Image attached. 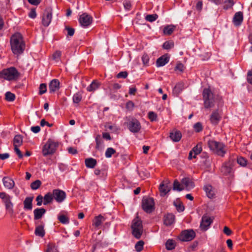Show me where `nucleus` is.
<instances>
[{
  "mask_svg": "<svg viewBox=\"0 0 252 252\" xmlns=\"http://www.w3.org/2000/svg\"><path fill=\"white\" fill-rule=\"evenodd\" d=\"M65 30L67 31V35L72 36L74 33V29L68 27H65Z\"/></svg>",
  "mask_w": 252,
  "mask_h": 252,
  "instance_id": "4d7b16f0",
  "label": "nucleus"
},
{
  "mask_svg": "<svg viewBox=\"0 0 252 252\" xmlns=\"http://www.w3.org/2000/svg\"><path fill=\"white\" fill-rule=\"evenodd\" d=\"M41 185V182L39 180H37L31 184V188L33 190H36L38 189Z\"/></svg>",
  "mask_w": 252,
  "mask_h": 252,
  "instance_id": "ea45409f",
  "label": "nucleus"
},
{
  "mask_svg": "<svg viewBox=\"0 0 252 252\" xmlns=\"http://www.w3.org/2000/svg\"><path fill=\"white\" fill-rule=\"evenodd\" d=\"M20 76V73L14 67H10L3 69L0 72V78L8 81L16 80Z\"/></svg>",
  "mask_w": 252,
  "mask_h": 252,
  "instance_id": "7ed1b4c3",
  "label": "nucleus"
},
{
  "mask_svg": "<svg viewBox=\"0 0 252 252\" xmlns=\"http://www.w3.org/2000/svg\"><path fill=\"white\" fill-rule=\"evenodd\" d=\"M247 80L248 83L252 85V70L248 71Z\"/></svg>",
  "mask_w": 252,
  "mask_h": 252,
  "instance_id": "13d9d810",
  "label": "nucleus"
},
{
  "mask_svg": "<svg viewBox=\"0 0 252 252\" xmlns=\"http://www.w3.org/2000/svg\"><path fill=\"white\" fill-rule=\"evenodd\" d=\"M148 117L151 121H155L157 119V115L155 112L150 111L148 113Z\"/></svg>",
  "mask_w": 252,
  "mask_h": 252,
  "instance_id": "09e8293b",
  "label": "nucleus"
},
{
  "mask_svg": "<svg viewBox=\"0 0 252 252\" xmlns=\"http://www.w3.org/2000/svg\"><path fill=\"white\" fill-rule=\"evenodd\" d=\"M59 220L63 224H68L69 222L68 218L64 215H61L58 216Z\"/></svg>",
  "mask_w": 252,
  "mask_h": 252,
  "instance_id": "4c0bfd02",
  "label": "nucleus"
},
{
  "mask_svg": "<svg viewBox=\"0 0 252 252\" xmlns=\"http://www.w3.org/2000/svg\"><path fill=\"white\" fill-rule=\"evenodd\" d=\"M223 233L226 235L229 236L232 234V232L227 226H224L223 228Z\"/></svg>",
  "mask_w": 252,
  "mask_h": 252,
  "instance_id": "0e129e2a",
  "label": "nucleus"
},
{
  "mask_svg": "<svg viewBox=\"0 0 252 252\" xmlns=\"http://www.w3.org/2000/svg\"><path fill=\"white\" fill-rule=\"evenodd\" d=\"M127 126L130 131L133 133H138L141 128L140 122L136 119H132L127 124Z\"/></svg>",
  "mask_w": 252,
  "mask_h": 252,
  "instance_id": "1a4fd4ad",
  "label": "nucleus"
},
{
  "mask_svg": "<svg viewBox=\"0 0 252 252\" xmlns=\"http://www.w3.org/2000/svg\"><path fill=\"white\" fill-rule=\"evenodd\" d=\"M158 15L156 14H149L146 15L145 17V20L147 21L153 22L156 21L158 18Z\"/></svg>",
  "mask_w": 252,
  "mask_h": 252,
  "instance_id": "a19ab883",
  "label": "nucleus"
},
{
  "mask_svg": "<svg viewBox=\"0 0 252 252\" xmlns=\"http://www.w3.org/2000/svg\"><path fill=\"white\" fill-rule=\"evenodd\" d=\"M43 198L42 195H39L36 197V200L37 201V205L40 206L43 202Z\"/></svg>",
  "mask_w": 252,
  "mask_h": 252,
  "instance_id": "680f3d73",
  "label": "nucleus"
},
{
  "mask_svg": "<svg viewBox=\"0 0 252 252\" xmlns=\"http://www.w3.org/2000/svg\"><path fill=\"white\" fill-rule=\"evenodd\" d=\"M100 86L99 83L96 80H94L87 87V90L89 92H93L97 89Z\"/></svg>",
  "mask_w": 252,
  "mask_h": 252,
  "instance_id": "72a5a7b5",
  "label": "nucleus"
},
{
  "mask_svg": "<svg viewBox=\"0 0 252 252\" xmlns=\"http://www.w3.org/2000/svg\"><path fill=\"white\" fill-rule=\"evenodd\" d=\"M142 61L144 65H148L149 62V57L147 54H144L142 56Z\"/></svg>",
  "mask_w": 252,
  "mask_h": 252,
  "instance_id": "864d4df0",
  "label": "nucleus"
},
{
  "mask_svg": "<svg viewBox=\"0 0 252 252\" xmlns=\"http://www.w3.org/2000/svg\"><path fill=\"white\" fill-rule=\"evenodd\" d=\"M3 202L4 203L6 209L9 212H13V204L11 201V197L8 194L3 200Z\"/></svg>",
  "mask_w": 252,
  "mask_h": 252,
  "instance_id": "5701e85b",
  "label": "nucleus"
},
{
  "mask_svg": "<svg viewBox=\"0 0 252 252\" xmlns=\"http://www.w3.org/2000/svg\"><path fill=\"white\" fill-rule=\"evenodd\" d=\"M169 61V57L162 56L159 58L156 62V65L158 67L162 66L168 63Z\"/></svg>",
  "mask_w": 252,
  "mask_h": 252,
  "instance_id": "cd10ccee",
  "label": "nucleus"
},
{
  "mask_svg": "<svg viewBox=\"0 0 252 252\" xmlns=\"http://www.w3.org/2000/svg\"><path fill=\"white\" fill-rule=\"evenodd\" d=\"M176 26L173 25H169L165 26L163 29V32L164 35H170L175 30Z\"/></svg>",
  "mask_w": 252,
  "mask_h": 252,
  "instance_id": "c756f323",
  "label": "nucleus"
},
{
  "mask_svg": "<svg viewBox=\"0 0 252 252\" xmlns=\"http://www.w3.org/2000/svg\"><path fill=\"white\" fill-rule=\"evenodd\" d=\"M43 198V204L44 205H47L52 203L54 199V197L52 192H48L44 196Z\"/></svg>",
  "mask_w": 252,
  "mask_h": 252,
  "instance_id": "2f4dec72",
  "label": "nucleus"
},
{
  "mask_svg": "<svg viewBox=\"0 0 252 252\" xmlns=\"http://www.w3.org/2000/svg\"><path fill=\"white\" fill-rule=\"evenodd\" d=\"M144 243L143 241H139L135 244V248L137 252H141L143 249Z\"/></svg>",
  "mask_w": 252,
  "mask_h": 252,
  "instance_id": "c03bdc74",
  "label": "nucleus"
},
{
  "mask_svg": "<svg viewBox=\"0 0 252 252\" xmlns=\"http://www.w3.org/2000/svg\"><path fill=\"white\" fill-rule=\"evenodd\" d=\"M233 161L229 159L223 163L221 167V172L224 175H227L232 171Z\"/></svg>",
  "mask_w": 252,
  "mask_h": 252,
  "instance_id": "ddd939ff",
  "label": "nucleus"
},
{
  "mask_svg": "<svg viewBox=\"0 0 252 252\" xmlns=\"http://www.w3.org/2000/svg\"><path fill=\"white\" fill-rule=\"evenodd\" d=\"M44 227V224L42 221V222H41V223L39 225H37L35 227V232H34L35 235L40 237H42V238L43 237L45 234V232Z\"/></svg>",
  "mask_w": 252,
  "mask_h": 252,
  "instance_id": "4be33fe9",
  "label": "nucleus"
},
{
  "mask_svg": "<svg viewBox=\"0 0 252 252\" xmlns=\"http://www.w3.org/2000/svg\"><path fill=\"white\" fill-rule=\"evenodd\" d=\"M58 146V143L54 140L49 139L43 146L42 154L44 157L54 154Z\"/></svg>",
  "mask_w": 252,
  "mask_h": 252,
  "instance_id": "423d86ee",
  "label": "nucleus"
},
{
  "mask_svg": "<svg viewBox=\"0 0 252 252\" xmlns=\"http://www.w3.org/2000/svg\"><path fill=\"white\" fill-rule=\"evenodd\" d=\"M221 114L218 110L214 111L210 118L211 123L213 125H217L221 119Z\"/></svg>",
  "mask_w": 252,
  "mask_h": 252,
  "instance_id": "dca6fc26",
  "label": "nucleus"
},
{
  "mask_svg": "<svg viewBox=\"0 0 252 252\" xmlns=\"http://www.w3.org/2000/svg\"><path fill=\"white\" fill-rule=\"evenodd\" d=\"M93 18L92 16L87 13H83L79 17V22L81 26L84 28H87L93 22Z\"/></svg>",
  "mask_w": 252,
  "mask_h": 252,
  "instance_id": "9d476101",
  "label": "nucleus"
},
{
  "mask_svg": "<svg viewBox=\"0 0 252 252\" xmlns=\"http://www.w3.org/2000/svg\"><path fill=\"white\" fill-rule=\"evenodd\" d=\"M2 183L4 187L8 189H12L15 186V182L8 176H5L2 178Z\"/></svg>",
  "mask_w": 252,
  "mask_h": 252,
  "instance_id": "f3484780",
  "label": "nucleus"
},
{
  "mask_svg": "<svg viewBox=\"0 0 252 252\" xmlns=\"http://www.w3.org/2000/svg\"><path fill=\"white\" fill-rule=\"evenodd\" d=\"M57 250L54 246L49 245L46 252H56Z\"/></svg>",
  "mask_w": 252,
  "mask_h": 252,
  "instance_id": "338daca9",
  "label": "nucleus"
},
{
  "mask_svg": "<svg viewBox=\"0 0 252 252\" xmlns=\"http://www.w3.org/2000/svg\"><path fill=\"white\" fill-rule=\"evenodd\" d=\"M23 143L22 137L20 135L15 136L13 139V146L14 147H20Z\"/></svg>",
  "mask_w": 252,
  "mask_h": 252,
  "instance_id": "f704fd0d",
  "label": "nucleus"
},
{
  "mask_svg": "<svg viewBox=\"0 0 252 252\" xmlns=\"http://www.w3.org/2000/svg\"><path fill=\"white\" fill-rule=\"evenodd\" d=\"M15 99V95L14 94L7 92L5 94V99L8 101H13Z\"/></svg>",
  "mask_w": 252,
  "mask_h": 252,
  "instance_id": "37998d69",
  "label": "nucleus"
},
{
  "mask_svg": "<svg viewBox=\"0 0 252 252\" xmlns=\"http://www.w3.org/2000/svg\"><path fill=\"white\" fill-rule=\"evenodd\" d=\"M169 137L173 142H177L181 140L182 133L179 130L174 129L170 132Z\"/></svg>",
  "mask_w": 252,
  "mask_h": 252,
  "instance_id": "a211bd4d",
  "label": "nucleus"
},
{
  "mask_svg": "<svg viewBox=\"0 0 252 252\" xmlns=\"http://www.w3.org/2000/svg\"><path fill=\"white\" fill-rule=\"evenodd\" d=\"M243 21V14L242 12H236L233 18V22L235 26H239Z\"/></svg>",
  "mask_w": 252,
  "mask_h": 252,
  "instance_id": "aec40b11",
  "label": "nucleus"
},
{
  "mask_svg": "<svg viewBox=\"0 0 252 252\" xmlns=\"http://www.w3.org/2000/svg\"><path fill=\"white\" fill-rule=\"evenodd\" d=\"M18 147H14V151L16 154L18 155V157L20 158H22L23 156Z\"/></svg>",
  "mask_w": 252,
  "mask_h": 252,
  "instance_id": "e2e57ef3",
  "label": "nucleus"
},
{
  "mask_svg": "<svg viewBox=\"0 0 252 252\" xmlns=\"http://www.w3.org/2000/svg\"><path fill=\"white\" fill-rule=\"evenodd\" d=\"M33 197H27L23 202L24 209L27 210H31L32 208V202Z\"/></svg>",
  "mask_w": 252,
  "mask_h": 252,
  "instance_id": "b1692460",
  "label": "nucleus"
},
{
  "mask_svg": "<svg viewBox=\"0 0 252 252\" xmlns=\"http://www.w3.org/2000/svg\"><path fill=\"white\" fill-rule=\"evenodd\" d=\"M202 95L205 108H212L215 106L216 97L209 88L203 90Z\"/></svg>",
  "mask_w": 252,
  "mask_h": 252,
  "instance_id": "20e7f679",
  "label": "nucleus"
},
{
  "mask_svg": "<svg viewBox=\"0 0 252 252\" xmlns=\"http://www.w3.org/2000/svg\"><path fill=\"white\" fill-rule=\"evenodd\" d=\"M204 189L207 195L210 198H213L215 196V191L213 189V187L209 185L204 186Z\"/></svg>",
  "mask_w": 252,
  "mask_h": 252,
  "instance_id": "7c9ffc66",
  "label": "nucleus"
},
{
  "mask_svg": "<svg viewBox=\"0 0 252 252\" xmlns=\"http://www.w3.org/2000/svg\"><path fill=\"white\" fill-rule=\"evenodd\" d=\"M202 5H203V3H202V1H201V0L198 1L197 2L196 5V9L199 11H201L202 8Z\"/></svg>",
  "mask_w": 252,
  "mask_h": 252,
  "instance_id": "69168bd1",
  "label": "nucleus"
},
{
  "mask_svg": "<svg viewBox=\"0 0 252 252\" xmlns=\"http://www.w3.org/2000/svg\"><path fill=\"white\" fill-rule=\"evenodd\" d=\"M158 189L160 195L162 196H165L171 189L169 181L168 180L163 181L159 185Z\"/></svg>",
  "mask_w": 252,
  "mask_h": 252,
  "instance_id": "f8f14e48",
  "label": "nucleus"
},
{
  "mask_svg": "<svg viewBox=\"0 0 252 252\" xmlns=\"http://www.w3.org/2000/svg\"><path fill=\"white\" fill-rule=\"evenodd\" d=\"M184 89V83L180 82L176 84L173 90V94L177 95Z\"/></svg>",
  "mask_w": 252,
  "mask_h": 252,
  "instance_id": "c85d7f7f",
  "label": "nucleus"
},
{
  "mask_svg": "<svg viewBox=\"0 0 252 252\" xmlns=\"http://www.w3.org/2000/svg\"><path fill=\"white\" fill-rule=\"evenodd\" d=\"M128 75L126 71H121L117 75L118 78H126Z\"/></svg>",
  "mask_w": 252,
  "mask_h": 252,
  "instance_id": "6e6d98bb",
  "label": "nucleus"
},
{
  "mask_svg": "<svg viewBox=\"0 0 252 252\" xmlns=\"http://www.w3.org/2000/svg\"><path fill=\"white\" fill-rule=\"evenodd\" d=\"M134 106V103L131 101H128L126 104V107L128 109H132Z\"/></svg>",
  "mask_w": 252,
  "mask_h": 252,
  "instance_id": "774afa93",
  "label": "nucleus"
},
{
  "mask_svg": "<svg viewBox=\"0 0 252 252\" xmlns=\"http://www.w3.org/2000/svg\"><path fill=\"white\" fill-rule=\"evenodd\" d=\"M124 6L125 8L127 10H129L131 7V3L129 1H124Z\"/></svg>",
  "mask_w": 252,
  "mask_h": 252,
  "instance_id": "052dcab7",
  "label": "nucleus"
},
{
  "mask_svg": "<svg viewBox=\"0 0 252 252\" xmlns=\"http://www.w3.org/2000/svg\"><path fill=\"white\" fill-rule=\"evenodd\" d=\"M191 151L193 152V158H196V156L199 154L202 151L201 145L200 144H197L195 146Z\"/></svg>",
  "mask_w": 252,
  "mask_h": 252,
  "instance_id": "e433bc0d",
  "label": "nucleus"
},
{
  "mask_svg": "<svg viewBox=\"0 0 252 252\" xmlns=\"http://www.w3.org/2000/svg\"><path fill=\"white\" fill-rule=\"evenodd\" d=\"M85 164L88 168H94L97 164V161L95 159L89 158L85 159Z\"/></svg>",
  "mask_w": 252,
  "mask_h": 252,
  "instance_id": "a878e982",
  "label": "nucleus"
},
{
  "mask_svg": "<svg viewBox=\"0 0 252 252\" xmlns=\"http://www.w3.org/2000/svg\"><path fill=\"white\" fill-rule=\"evenodd\" d=\"M142 209L146 213H151L155 209V202L153 198L145 197L143 198Z\"/></svg>",
  "mask_w": 252,
  "mask_h": 252,
  "instance_id": "0eeeda50",
  "label": "nucleus"
},
{
  "mask_svg": "<svg viewBox=\"0 0 252 252\" xmlns=\"http://www.w3.org/2000/svg\"><path fill=\"white\" fill-rule=\"evenodd\" d=\"M195 237V233L192 229H188L183 231L179 236L180 240L183 242L190 241Z\"/></svg>",
  "mask_w": 252,
  "mask_h": 252,
  "instance_id": "6e6552de",
  "label": "nucleus"
},
{
  "mask_svg": "<svg viewBox=\"0 0 252 252\" xmlns=\"http://www.w3.org/2000/svg\"><path fill=\"white\" fill-rule=\"evenodd\" d=\"M61 55L62 53L61 51H57L53 54V59L56 62H58L60 60Z\"/></svg>",
  "mask_w": 252,
  "mask_h": 252,
  "instance_id": "8fccbe9b",
  "label": "nucleus"
},
{
  "mask_svg": "<svg viewBox=\"0 0 252 252\" xmlns=\"http://www.w3.org/2000/svg\"><path fill=\"white\" fill-rule=\"evenodd\" d=\"M182 185H184L188 190L194 188V184L193 182L189 178H184L182 180Z\"/></svg>",
  "mask_w": 252,
  "mask_h": 252,
  "instance_id": "393cba45",
  "label": "nucleus"
},
{
  "mask_svg": "<svg viewBox=\"0 0 252 252\" xmlns=\"http://www.w3.org/2000/svg\"><path fill=\"white\" fill-rule=\"evenodd\" d=\"M60 89V82L58 79H53L49 85L50 93H54Z\"/></svg>",
  "mask_w": 252,
  "mask_h": 252,
  "instance_id": "6ab92c4d",
  "label": "nucleus"
},
{
  "mask_svg": "<svg viewBox=\"0 0 252 252\" xmlns=\"http://www.w3.org/2000/svg\"><path fill=\"white\" fill-rule=\"evenodd\" d=\"M131 227L132 235L137 239H140L143 232V227L142 222L138 217L132 220Z\"/></svg>",
  "mask_w": 252,
  "mask_h": 252,
  "instance_id": "39448f33",
  "label": "nucleus"
},
{
  "mask_svg": "<svg viewBox=\"0 0 252 252\" xmlns=\"http://www.w3.org/2000/svg\"><path fill=\"white\" fill-rule=\"evenodd\" d=\"M184 66L182 63H177V64L175 67V70H176V71L179 70L180 72H183L184 71Z\"/></svg>",
  "mask_w": 252,
  "mask_h": 252,
  "instance_id": "5fc2aeb1",
  "label": "nucleus"
},
{
  "mask_svg": "<svg viewBox=\"0 0 252 252\" xmlns=\"http://www.w3.org/2000/svg\"><path fill=\"white\" fill-rule=\"evenodd\" d=\"M10 43L11 51L14 55L18 56L24 52L26 45L20 33L16 32L13 34L11 36Z\"/></svg>",
  "mask_w": 252,
  "mask_h": 252,
  "instance_id": "f257e3e1",
  "label": "nucleus"
},
{
  "mask_svg": "<svg viewBox=\"0 0 252 252\" xmlns=\"http://www.w3.org/2000/svg\"><path fill=\"white\" fill-rule=\"evenodd\" d=\"M116 150L112 148H108L106 149L105 156L107 158H110L112 157V155L116 153Z\"/></svg>",
  "mask_w": 252,
  "mask_h": 252,
  "instance_id": "79ce46f5",
  "label": "nucleus"
},
{
  "mask_svg": "<svg viewBox=\"0 0 252 252\" xmlns=\"http://www.w3.org/2000/svg\"><path fill=\"white\" fill-rule=\"evenodd\" d=\"M39 94L40 95H42L43 94L45 93L47 91V86L46 84L42 83L40 85Z\"/></svg>",
  "mask_w": 252,
  "mask_h": 252,
  "instance_id": "de8ad7c7",
  "label": "nucleus"
},
{
  "mask_svg": "<svg viewBox=\"0 0 252 252\" xmlns=\"http://www.w3.org/2000/svg\"><path fill=\"white\" fill-rule=\"evenodd\" d=\"M193 128L196 132H200L203 129L202 126L201 124L199 122L195 124L193 126Z\"/></svg>",
  "mask_w": 252,
  "mask_h": 252,
  "instance_id": "603ef678",
  "label": "nucleus"
},
{
  "mask_svg": "<svg viewBox=\"0 0 252 252\" xmlns=\"http://www.w3.org/2000/svg\"><path fill=\"white\" fill-rule=\"evenodd\" d=\"M175 217L172 214L165 215L163 219L164 224L166 226H170L174 223Z\"/></svg>",
  "mask_w": 252,
  "mask_h": 252,
  "instance_id": "412c9836",
  "label": "nucleus"
},
{
  "mask_svg": "<svg viewBox=\"0 0 252 252\" xmlns=\"http://www.w3.org/2000/svg\"><path fill=\"white\" fill-rule=\"evenodd\" d=\"M96 141V148L98 149L100 145L101 144V139L100 135H97L95 138Z\"/></svg>",
  "mask_w": 252,
  "mask_h": 252,
  "instance_id": "bf43d9fd",
  "label": "nucleus"
},
{
  "mask_svg": "<svg viewBox=\"0 0 252 252\" xmlns=\"http://www.w3.org/2000/svg\"><path fill=\"white\" fill-rule=\"evenodd\" d=\"M173 189L177 190L178 191H181L183 189V188H181V185L180 183L177 180L174 181L173 183Z\"/></svg>",
  "mask_w": 252,
  "mask_h": 252,
  "instance_id": "3c124183",
  "label": "nucleus"
},
{
  "mask_svg": "<svg viewBox=\"0 0 252 252\" xmlns=\"http://www.w3.org/2000/svg\"><path fill=\"white\" fill-rule=\"evenodd\" d=\"M174 45V44L173 42L168 41L165 42L163 43L162 47L165 49L169 50V49H170L173 48Z\"/></svg>",
  "mask_w": 252,
  "mask_h": 252,
  "instance_id": "a18cd8bd",
  "label": "nucleus"
},
{
  "mask_svg": "<svg viewBox=\"0 0 252 252\" xmlns=\"http://www.w3.org/2000/svg\"><path fill=\"white\" fill-rule=\"evenodd\" d=\"M213 222V219L209 216L204 215L202 217L200 228L203 231L208 229L211 224Z\"/></svg>",
  "mask_w": 252,
  "mask_h": 252,
  "instance_id": "4468645a",
  "label": "nucleus"
},
{
  "mask_svg": "<svg viewBox=\"0 0 252 252\" xmlns=\"http://www.w3.org/2000/svg\"><path fill=\"white\" fill-rule=\"evenodd\" d=\"M105 218L101 215H99L95 217L94 220H93V225L95 227H98L100 224L104 221Z\"/></svg>",
  "mask_w": 252,
  "mask_h": 252,
  "instance_id": "473e14b6",
  "label": "nucleus"
},
{
  "mask_svg": "<svg viewBox=\"0 0 252 252\" xmlns=\"http://www.w3.org/2000/svg\"><path fill=\"white\" fill-rule=\"evenodd\" d=\"M208 145L211 151L219 156L224 157L227 152L226 146L222 142L209 140Z\"/></svg>",
  "mask_w": 252,
  "mask_h": 252,
  "instance_id": "f03ea898",
  "label": "nucleus"
},
{
  "mask_svg": "<svg viewBox=\"0 0 252 252\" xmlns=\"http://www.w3.org/2000/svg\"><path fill=\"white\" fill-rule=\"evenodd\" d=\"M82 99V94L80 92L75 93L73 96V102L78 104Z\"/></svg>",
  "mask_w": 252,
  "mask_h": 252,
  "instance_id": "c9c22d12",
  "label": "nucleus"
},
{
  "mask_svg": "<svg viewBox=\"0 0 252 252\" xmlns=\"http://www.w3.org/2000/svg\"><path fill=\"white\" fill-rule=\"evenodd\" d=\"M166 248L168 250H172L175 248V244L173 240H168L166 243Z\"/></svg>",
  "mask_w": 252,
  "mask_h": 252,
  "instance_id": "58836bf2",
  "label": "nucleus"
},
{
  "mask_svg": "<svg viewBox=\"0 0 252 252\" xmlns=\"http://www.w3.org/2000/svg\"><path fill=\"white\" fill-rule=\"evenodd\" d=\"M237 163L242 166L245 167L247 165V160L242 157H238L237 158Z\"/></svg>",
  "mask_w": 252,
  "mask_h": 252,
  "instance_id": "49530a36",
  "label": "nucleus"
},
{
  "mask_svg": "<svg viewBox=\"0 0 252 252\" xmlns=\"http://www.w3.org/2000/svg\"><path fill=\"white\" fill-rule=\"evenodd\" d=\"M54 199L58 203L63 202L66 197V193L60 189H55L52 191Z\"/></svg>",
  "mask_w": 252,
  "mask_h": 252,
  "instance_id": "9b49d317",
  "label": "nucleus"
},
{
  "mask_svg": "<svg viewBox=\"0 0 252 252\" xmlns=\"http://www.w3.org/2000/svg\"><path fill=\"white\" fill-rule=\"evenodd\" d=\"M46 213L44 208H36L33 211L34 219L35 220L41 219L42 216Z\"/></svg>",
  "mask_w": 252,
  "mask_h": 252,
  "instance_id": "bb28decb",
  "label": "nucleus"
},
{
  "mask_svg": "<svg viewBox=\"0 0 252 252\" xmlns=\"http://www.w3.org/2000/svg\"><path fill=\"white\" fill-rule=\"evenodd\" d=\"M52 18V10L50 9H46L42 17V24L45 27H48L51 23Z\"/></svg>",
  "mask_w": 252,
  "mask_h": 252,
  "instance_id": "2eb2a0df",
  "label": "nucleus"
}]
</instances>
